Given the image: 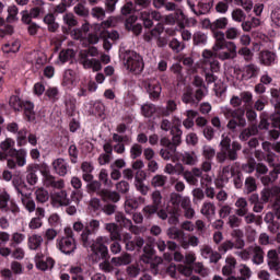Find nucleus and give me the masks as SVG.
Segmentation results:
<instances>
[{
  "instance_id": "obj_1",
  "label": "nucleus",
  "mask_w": 280,
  "mask_h": 280,
  "mask_svg": "<svg viewBox=\"0 0 280 280\" xmlns=\"http://www.w3.org/2000/svg\"><path fill=\"white\" fill-rule=\"evenodd\" d=\"M100 229V221L92 220L90 222V228H85L81 234V240L85 248H91L92 253L100 257L101 259H106L108 257V247L104 244L108 242V238L100 236L95 240V230Z\"/></svg>"
},
{
  "instance_id": "obj_2",
  "label": "nucleus",
  "mask_w": 280,
  "mask_h": 280,
  "mask_svg": "<svg viewBox=\"0 0 280 280\" xmlns=\"http://www.w3.org/2000/svg\"><path fill=\"white\" fill-rule=\"evenodd\" d=\"M215 39L212 47L213 51L218 54L220 60H231L237 56V45L235 42L226 40V34L222 31H212Z\"/></svg>"
},
{
  "instance_id": "obj_3",
  "label": "nucleus",
  "mask_w": 280,
  "mask_h": 280,
  "mask_svg": "<svg viewBox=\"0 0 280 280\" xmlns=\"http://www.w3.org/2000/svg\"><path fill=\"white\" fill-rule=\"evenodd\" d=\"M106 231H108L110 240H119L121 244H125L126 250L132 252V250H141L143 248V245L145 244V240L141 236H135L132 238V235L125 234L121 236L119 233V226L115 223H107L105 225Z\"/></svg>"
},
{
  "instance_id": "obj_4",
  "label": "nucleus",
  "mask_w": 280,
  "mask_h": 280,
  "mask_svg": "<svg viewBox=\"0 0 280 280\" xmlns=\"http://www.w3.org/2000/svg\"><path fill=\"white\" fill-rule=\"evenodd\" d=\"M201 58V69L205 73L207 84H213L218 78L213 73L220 71V61L213 56V51L205 49L202 51ZM211 71V72H209Z\"/></svg>"
},
{
  "instance_id": "obj_5",
  "label": "nucleus",
  "mask_w": 280,
  "mask_h": 280,
  "mask_svg": "<svg viewBox=\"0 0 280 280\" xmlns=\"http://www.w3.org/2000/svg\"><path fill=\"white\" fill-rule=\"evenodd\" d=\"M122 62L127 71L135 73V75H139L145 67L143 62V57L137 54L135 50H127L124 54Z\"/></svg>"
},
{
  "instance_id": "obj_6",
  "label": "nucleus",
  "mask_w": 280,
  "mask_h": 280,
  "mask_svg": "<svg viewBox=\"0 0 280 280\" xmlns=\"http://www.w3.org/2000/svg\"><path fill=\"white\" fill-rule=\"evenodd\" d=\"M56 246L60 253H63V255H71V253H75L78 245L75 244L73 230L71 228L65 229V236L57 238Z\"/></svg>"
},
{
  "instance_id": "obj_7",
  "label": "nucleus",
  "mask_w": 280,
  "mask_h": 280,
  "mask_svg": "<svg viewBox=\"0 0 280 280\" xmlns=\"http://www.w3.org/2000/svg\"><path fill=\"white\" fill-rule=\"evenodd\" d=\"M187 5L196 16H202L213 8V0H187Z\"/></svg>"
},
{
  "instance_id": "obj_8",
  "label": "nucleus",
  "mask_w": 280,
  "mask_h": 280,
  "mask_svg": "<svg viewBox=\"0 0 280 280\" xmlns=\"http://www.w3.org/2000/svg\"><path fill=\"white\" fill-rule=\"evenodd\" d=\"M221 113L225 119H240V125L246 126V118L244 117L246 112L244 108L233 109L231 106L225 105L221 107Z\"/></svg>"
},
{
  "instance_id": "obj_9",
  "label": "nucleus",
  "mask_w": 280,
  "mask_h": 280,
  "mask_svg": "<svg viewBox=\"0 0 280 280\" xmlns=\"http://www.w3.org/2000/svg\"><path fill=\"white\" fill-rule=\"evenodd\" d=\"M34 259L37 270H42L43 272L45 270H51L56 266V260L51 257H46L42 252L37 253Z\"/></svg>"
},
{
  "instance_id": "obj_10",
  "label": "nucleus",
  "mask_w": 280,
  "mask_h": 280,
  "mask_svg": "<svg viewBox=\"0 0 280 280\" xmlns=\"http://www.w3.org/2000/svg\"><path fill=\"white\" fill-rule=\"evenodd\" d=\"M270 196H276V202L272 206L275 211H280V187L273 186L271 189L265 188L261 191V200L262 202H268L270 200Z\"/></svg>"
},
{
  "instance_id": "obj_11",
  "label": "nucleus",
  "mask_w": 280,
  "mask_h": 280,
  "mask_svg": "<svg viewBox=\"0 0 280 280\" xmlns=\"http://www.w3.org/2000/svg\"><path fill=\"white\" fill-rule=\"evenodd\" d=\"M144 89L150 95L151 100H159L161 97V92L163 88H161V83L158 80H147L144 82Z\"/></svg>"
},
{
  "instance_id": "obj_12",
  "label": "nucleus",
  "mask_w": 280,
  "mask_h": 280,
  "mask_svg": "<svg viewBox=\"0 0 280 280\" xmlns=\"http://www.w3.org/2000/svg\"><path fill=\"white\" fill-rule=\"evenodd\" d=\"M51 205L54 209H60V207H68L69 198H67L66 190H59L50 196Z\"/></svg>"
},
{
  "instance_id": "obj_13",
  "label": "nucleus",
  "mask_w": 280,
  "mask_h": 280,
  "mask_svg": "<svg viewBox=\"0 0 280 280\" xmlns=\"http://www.w3.org/2000/svg\"><path fill=\"white\" fill-rule=\"evenodd\" d=\"M163 16L159 11H143L140 13V19L143 21L144 27H152L154 25L153 21H161Z\"/></svg>"
},
{
  "instance_id": "obj_14",
  "label": "nucleus",
  "mask_w": 280,
  "mask_h": 280,
  "mask_svg": "<svg viewBox=\"0 0 280 280\" xmlns=\"http://www.w3.org/2000/svg\"><path fill=\"white\" fill-rule=\"evenodd\" d=\"M163 32H165V27L163 24L159 23L153 30L144 35V40L150 43L155 39L159 42V47H163V40H161V34H163Z\"/></svg>"
},
{
  "instance_id": "obj_15",
  "label": "nucleus",
  "mask_w": 280,
  "mask_h": 280,
  "mask_svg": "<svg viewBox=\"0 0 280 280\" xmlns=\"http://www.w3.org/2000/svg\"><path fill=\"white\" fill-rule=\"evenodd\" d=\"M116 222H118V224H120V226H124L125 229H129V231L131 233H135V235H139V233H140L139 226L133 225L132 220L126 218V215H124V213L118 212L116 214Z\"/></svg>"
},
{
  "instance_id": "obj_16",
  "label": "nucleus",
  "mask_w": 280,
  "mask_h": 280,
  "mask_svg": "<svg viewBox=\"0 0 280 280\" xmlns=\"http://www.w3.org/2000/svg\"><path fill=\"white\" fill-rule=\"evenodd\" d=\"M203 25H207L210 27L211 32H220V30H226V26L229 25V19L228 18H219L211 22L210 20H203Z\"/></svg>"
},
{
  "instance_id": "obj_17",
  "label": "nucleus",
  "mask_w": 280,
  "mask_h": 280,
  "mask_svg": "<svg viewBox=\"0 0 280 280\" xmlns=\"http://www.w3.org/2000/svg\"><path fill=\"white\" fill-rule=\"evenodd\" d=\"M52 167L56 172V174H58V176H65L66 174H69L71 166H69V163L65 160V159H56L52 162Z\"/></svg>"
},
{
  "instance_id": "obj_18",
  "label": "nucleus",
  "mask_w": 280,
  "mask_h": 280,
  "mask_svg": "<svg viewBox=\"0 0 280 280\" xmlns=\"http://www.w3.org/2000/svg\"><path fill=\"white\" fill-rule=\"evenodd\" d=\"M0 209H7V211H19V207L10 199V194L3 190L0 192Z\"/></svg>"
},
{
  "instance_id": "obj_19",
  "label": "nucleus",
  "mask_w": 280,
  "mask_h": 280,
  "mask_svg": "<svg viewBox=\"0 0 280 280\" xmlns=\"http://www.w3.org/2000/svg\"><path fill=\"white\" fill-rule=\"evenodd\" d=\"M78 84V73L75 71L68 69L63 73L62 86L66 89H73Z\"/></svg>"
},
{
  "instance_id": "obj_20",
  "label": "nucleus",
  "mask_w": 280,
  "mask_h": 280,
  "mask_svg": "<svg viewBox=\"0 0 280 280\" xmlns=\"http://www.w3.org/2000/svg\"><path fill=\"white\" fill-rule=\"evenodd\" d=\"M143 254L140 259L143 264H152L154 259H156V250H154V246L152 244H145L143 247Z\"/></svg>"
},
{
  "instance_id": "obj_21",
  "label": "nucleus",
  "mask_w": 280,
  "mask_h": 280,
  "mask_svg": "<svg viewBox=\"0 0 280 280\" xmlns=\"http://www.w3.org/2000/svg\"><path fill=\"white\" fill-rule=\"evenodd\" d=\"M26 59L28 62H32V65H38V67H43V65L47 63V55L43 51L34 50L26 56Z\"/></svg>"
},
{
  "instance_id": "obj_22",
  "label": "nucleus",
  "mask_w": 280,
  "mask_h": 280,
  "mask_svg": "<svg viewBox=\"0 0 280 280\" xmlns=\"http://www.w3.org/2000/svg\"><path fill=\"white\" fill-rule=\"evenodd\" d=\"M42 174L45 176L44 183L46 187H52L54 189H62L65 187L63 179L56 180V177L49 174V172H42Z\"/></svg>"
},
{
  "instance_id": "obj_23",
  "label": "nucleus",
  "mask_w": 280,
  "mask_h": 280,
  "mask_svg": "<svg viewBox=\"0 0 280 280\" xmlns=\"http://www.w3.org/2000/svg\"><path fill=\"white\" fill-rule=\"evenodd\" d=\"M260 65L265 67H270L277 62V54L270 50H262L259 54Z\"/></svg>"
},
{
  "instance_id": "obj_24",
  "label": "nucleus",
  "mask_w": 280,
  "mask_h": 280,
  "mask_svg": "<svg viewBox=\"0 0 280 280\" xmlns=\"http://www.w3.org/2000/svg\"><path fill=\"white\" fill-rule=\"evenodd\" d=\"M259 71H261V69L257 65L249 63L243 68L242 75L244 80H253V78L259 75Z\"/></svg>"
},
{
  "instance_id": "obj_25",
  "label": "nucleus",
  "mask_w": 280,
  "mask_h": 280,
  "mask_svg": "<svg viewBox=\"0 0 280 280\" xmlns=\"http://www.w3.org/2000/svg\"><path fill=\"white\" fill-rule=\"evenodd\" d=\"M160 156H162L164 161H173V163H176V161H180V158H178V152H176V147L161 149Z\"/></svg>"
},
{
  "instance_id": "obj_26",
  "label": "nucleus",
  "mask_w": 280,
  "mask_h": 280,
  "mask_svg": "<svg viewBox=\"0 0 280 280\" xmlns=\"http://www.w3.org/2000/svg\"><path fill=\"white\" fill-rule=\"evenodd\" d=\"M178 159L184 165H198V155L195 152L178 153Z\"/></svg>"
},
{
  "instance_id": "obj_27",
  "label": "nucleus",
  "mask_w": 280,
  "mask_h": 280,
  "mask_svg": "<svg viewBox=\"0 0 280 280\" xmlns=\"http://www.w3.org/2000/svg\"><path fill=\"white\" fill-rule=\"evenodd\" d=\"M38 170H39L38 164H30L26 167V172H27L26 180L28 185H36L38 183V175H36Z\"/></svg>"
},
{
  "instance_id": "obj_28",
  "label": "nucleus",
  "mask_w": 280,
  "mask_h": 280,
  "mask_svg": "<svg viewBox=\"0 0 280 280\" xmlns=\"http://www.w3.org/2000/svg\"><path fill=\"white\" fill-rule=\"evenodd\" d=\"M11 156H15V163L19 167H25L27 163V151H25V149L12 150Z\"/></svg>"
},
{
  "instance_id": "obj_29",
  "label": "nucleus",
  "mask_w": 280,
  "mask_h": 280,
  "mask_svg": "<svg viewBox=\"0 0 280 280\" xmlns=\"http://www.w3.org/2000/svg\"><path fill=\"white\" fill-rule=\"evenodd\" d=\"M177 109H178V105L176 104V101L168 100L166 102V106L160 108V115H162V117H170V115H173V113H176Z\"/></svg>"
},
{
  "instance_id": "obj_30",
  "label": "nucleus",
  "mask_w": 280,
  "mask_h": 280,
  "mask_svg": "<svg viewBox=\"0 0 280 280\" xmlns=\"http://www.w3.org/2000/svg\"><path fill=\"white\" fill-rule=\"evenodd\" d=\"M233 237V244L236 249H242L245 246L244 232L242 230H233L231 233Z\"/></svg>"
},
{
  "instance_id": "obj_31",
  "label": "nucleus",
  "mask_w": 280,
  "mask_h": 280,
  "mask_svg": "<svg viewBox=\"0 0 280 280\" xmlns=\"http://www.w3.org/2000/svg\"><path fill=\"white\" fill-rule=\"evenodd\" d=\"M238 272L241 277L230 276L226 280H248L253 276V271L246 265H241Z\"/></svg>"
},
{
  "instance_id": "obj_32",
  "label": "nucleus",
  "mask_w": 280,
  "mask_h": 280,
  "mask_svg": "<svg viewBox=\"0 0 280 280\" xmlns=\"http://www.w3.org/2000/svg\"><path fill=\"white\" fill-rule=\"evenodd\" d=\"M268 257V266L270 270H276L277 268L280 267V259H279V254L277 250L271 249L267 254Z\"/></svg>"
},
{
  "instance_id": "obj_33",
  "label": "nucleus",
  "mask_w": 280,
  "mask_h": 280,
  "mask_svg": "<svg viewBox=\"0 0 280 280\" xmlns=\"http://www.w3.org/2000/svg\"><path fill=\"white\" fill-rule=\"evenodd\" d=\"M44 23L47 25L49 32H58L60 24L56 22L54 13H48L44 16Z\"/></svg>"
},
{
  "instance_id": "obj_34",
  "label": "nucleus",
  "mask_w": 280,
  "mask_h": 280,
  "mask_svg": "<svg viewBox=\"0 0 280 280\" xmlns=\"http://www.w3.org/2000/svg\"><path fill=\"white\" fill-rule=\"evenodd\" d=\"M96 34L100 35V38H107L108 40H119V33L117 31L107 32V28H100V31L94 30Z\"/></svg>"
},
{
  "instance_id": "obj_35",
  "label": "nucleus",
  "mask_w": 280,
  "mask_h": 280,
  "mask_svg": "<svg viewBox=\"0 0 280 280\" xmlns=\"http://www.w3.org/2000/svg\"><path fill=\"white\" fill-rule=\"evenodd\" d=\"M27 246L30 250H38L43 246V236L33 234L28 237Z\"/></svg>"
},
{
  "instance_id": "obj_36",
  "label": "nucleus",
  "mask_w": 280,
  "mask_h": 280,
  "mask_svg": "<svg viewBox=\"0 0 280 280\" xmlns=\"http://www.w3.org/2000/svg\"><path fill=\"white\" fill-rule=\"evenodd\" d=\"M84 69H92L93 71H102V62L98 59L84 58L82 60Z\"/></svg>"
},
{
  "instance_id": "obj_37",
  "label": "nucleus",
  "mask_w": 280,
  "mask_h": 280,
  "mask_svg": "<svg viewBox=\"0 0 280 280\" xmlns=\"http://www.w3.org/2000/svg\"><path fill=\"white\" fill-rule=\"evenodd\" d=\"M103 200H110L112 202H119L121 197L117 194V191H110L108 189H102L100 192H97Z\"/></svg>"
},
{
  "instance_id": "obj_38",
  "label": "nucleus",
  "mask_w": 280,
  "mask_h": 280,
  "mask_svg": "<svg viewBox=\"0 0 280 280\" xmlns=\"http://www.w3.org/2000/svg\"><path fill=\"white\" fill-rule=\"evenodd\" d=\"M21 49V42L19 39L11 40L2 46L4 54H16Z\"/></svg>"
},
{
  "instance_id": "obj_39",
  "label": "nucleus",
  "mask_w": 280,
  "mask_h": 280,
  "mask_svg": "<svg viewBox=\"0 0 280 280\" xmlns=\"http://www.w3.org/2000/svg\"><path fill=\"white\" fill-rule=\"evenodd\" d=\"M119 21H120L119 18L110 16L106 21H103L100 24H94V30L100 31L102 28L108 30V27H115V25H117V23H119Z\"/></svg>"
},
{
  "instance_id": "obj_40",
  "label": "nucleus",
  "mask_w": 280,
  "mask_h": 280,
  "mask_svg": "<svg viewBox=\"0 0 280 280\" xmlns=\"http://www.w3.org/2000/svg\"><path fill=\"white\" fill-rule=\"evenodd\" d=\"M225 261H226V265L223 266L222 268V275L224 277H231V275H233V270H235L237 260H235V258L233 257H228Z\"/></svg>"
},
{
  "instance_id": "obj_41",
  "label": "nucleus",
  "mask_w": 280,
  "mask_h": 280,
  "mask_svg": "<svg viewBox=\"0 0 280 280\" xmlns=\"http://www.w3.org/2000/svg\"><path fill=\"white\" fill-rule=\"evenodd\" d=\"M24 114L28 121H36V113H34V103L26 101L23 103Z\"/></svg>"
},
{
  "instance_id": "obj_42",
  "label": "nucleus",
  "mask_w": 280,
  "mask_h": 280,
  "mask_svg": "<svg viewBox=\"0 0 280 280\" xmlns=\"http://www.w3.org/2000/svg\"><path fill=\"white\" fill-rule=\"evenodd\" d=\"M132 262V256L128 253L122 254L120 257L112 258V264L115 266H128Z\"/></svg>"
},
{
  "instance_id": "obj_43",
  "label": "nucleus",
  "mask_w": 280,
  "mask_h": 280,
  "mask_svg": "<svg viewBox=\"0 0 280 280\" xmlns=\"http://www.w3.org/2000/svg\"><path fill=\"white\" fill-rule=\"evenodd\" d=\"M171 135H173L172 137V145L173 148H178V145H180V143L183 142L182 137H183V130H180V128H178L177 126H175L172 130H171Z\"/></svg>"
},
{
  "instance_id": "obj_44",
  "label": "nucleus",
  "mask_w": 280,
  "mask_h": 280,
  "mask_svg": "<svg viewBox=\"0 0 280 280\" xmlns=\"http://www.w3.org/2000/svg\"><path fill=\"white\" fill-rule=\"evenodd\" d=\"M18 194H21L22 198V205L27 209V211H35L36 210V203L32 200V198L27 196H23V192L19 187H15Z\"/></svg>"
},
{
  "instance_id": "obj_45",
  "label": "nucleus",
  "mask_w": 280,
  "mask_h": 280,
  "mask_svg": "<svg viewBox=\"0 0 280 280\" xmlns=\"http://www.w3.org/2000/svg\"><path fill=\"white\" fill-rule=\"evenodd\" d=\"M152 206L150 211H159L161 209V202L163 200V196L161 195V191L155 190L152 192Z\"/></svg>"
},
{
  "instance_id": "obj_46",
  "label": "nucleus",
  "mask_w": 280,
  "mask_h": 280,
  "mask_svg": "<svg viewBox=\"0 0 280 280\" xmlns=\"http://www.w3.org/2000/svg\"><path fill=\"white\" fill-rule=\"evenodd\" d=\"M201 155L205 160L213 161V159H215V148L210 144H203L201 148Z\"/></svg>"
},
{
  "instance_id": "obj_47",
  "label": "nucleus",
  "mask_w": 280,
  "mask_h": 280,
  "mask_svg": "<svg viewBox=\"0 0 280 280\" xmlns=\"http://www.w3.org/2000/svg\"><path fill=\"white\" fill-rule=\"evenodd\" d=\"M242 150V144L240 142H233L232 148L230 147L229 150H226L228 159L230 161H237V152Z\"/></svg>"
},
{
  "instance_id": "obj_48",
  "label": "nucleus",
  "mask_w": 280,
  "mask_h": 280,
  "mask_svg": "<svg viewBox=\"0 0 280 280\" xmlns=\"http://www.w3.org/2000/svg\"><path fill=\"white\" fill-rule=\"evenodd\" d=\"M259 119L258 129L270 130V121H268V119H270V114H268V112H261Z\"/></svg>"
},
{
  "instance_id": "obj_49",
  "label": "nucleus",
  "mask_w": 280,
  "mask_h": 280,
  "mask_svg": "<svg viewBox=\"0 0 280 280\" xmlns=\"http://www.w3.org/2000/svg\"><path fill=\"white\" fill-rule=\"evenodd\" d=\"M244 215H246V211H238L237 215H230L229 224L231 229H236L237 226H240V224H242V218H244Z\"/></svg>"
},
{
  "instance_id": "obj_50",
  "label": "nucleus",
  "mask_w": 280,
  "mask_h": 280,
  "mask_svg": "<svg viewBox=\"0 0 280 280\" xmlns=\"http://www.w3.org/2000/svg\"><path fill=\"white\" fill-rule=\"evenodd\" d=\"M167 184V176L165 175H154L151 179V185L152 187L159 188V187H165Z\"/></svg>"
},
{
  "instance_id": "obj_51",
  "label": "nucleus",
  "mask_w": 280,
  "mask_h": 280,
  "mask_svg": "<svg viewBox=\"0 0 280 280\" xmlns=\"http://www.w3.org/2000/svg\"><path fill=\"white\" fill-rule=\"evenodd\" d=\"M224 33H225L226 40H230L233 43V40H236V38H240L241 31L235 26H231V27H228Z\"/></svg>"
},
{
  "instance_id": "obj_52",
  "label": "nucleus",
  "mask_w": 280,
  "mask_h": 280,
  "mask_svg": "<svg viewBox=\"0 0 280 280\" xmlns=\"http://www.w3.org/2000/svg\"><path fill=\"white\" fill-rule=\"evenodd\" d=\"M137 15H130L127 20H126V25L129 30H133V32H138V34H141V24H135L137 23Z\"/></svg>"
},
{
  "instance_id": "obj_53",
  "label": "nucleus",
  "mask_w": 280,
  "mask_h": 280,
  "mask_svg": "<svg viewBox=\"0 0 280 280\" xmlns=\"http://www.w3.org/2000/svg\"><path fill=\"white\" fill-rule=\"evenodd\" d=\"M253 262L256 264V266H260V264H264V249H261L259 246H255L253 248Z\"/></svg>"
},
{
  "instance_id": "obj_54",
  "label": "nucleus",
  "mask_w": 280,
  "mask_h": 280,
  "mask_svg": "<svg viewBox=\"0 0 280 280\" xmlns=\"http://www.w3.org/2000/svg\"><path fill=\"white\" fill-rule=\"evenodd\" d=\"M173 16L175 18V23L182 27V30L185 28V22L187 21V15L183 12V10L177 9L174 13Z\"/></svg>"
},
{
  "instance_id": "obj_55",
  "label": "nucleus",
  "mask_w": 280,
  "mask_h": 280,
  "mask_svg": "<svg viewBox=\"0 0 280 280\" xmlns=\"http://www.w3.org/2000/svg\"><path fill=\"white\" fill-rule=\"evenodd\" d=\"M237 174V171L232 166H224L222 170L221 178L222 180L229 182Z\"/></svg>"
},
{
  "instance_id": "obj_56",
  "label": "nucleus",
  "mask_w": 280,
  "mask_h": 280,
  "mask_svg": "<svg viewBox=\"0 0 280 280\" xmlns=\"http://www.w3.org/2000/svg\"><path fill=\"white\" fill-rule=\"evenodd\" d=\"M81 1L77 5H74V13L78 14V16H89V9L84 5L86 3V0H78Z\"/></svg>"
},
{
  "instance_id": "obj_57",
  "label": "nucleus",
  "mask_w": 280,
  "mask_h": 280,
  "mask_svg": "<svg viewBox=\"0 0 280 280\" xmlns=\"http://www.w3.org/2000/svg\"><path fill=\"white\" fill-rule=\"evenodd\" d=\"M89 210L90 211H102V210H104V203L102 202V200H100V198L93 197L89 201Z\"/></svg>"
},
{
  "instance_id": "obj_58",
  "label": "nucleus",
  "mask_w": 280,
  "mask_h": 280,
  "mask_svg": "<svg viewBox=\"0 0 280 280\" xmlns=\"http://www.w3.org/2000/svg\"><path fill=\"white\" fill-rule=\"evenodd\" d=\"M75 56V52L73 49H67L59 52V61L61 65H65V62H69L73 57Z\"/></svg>"
},
{
  "instance_id": "obj_59",
  "label": "nucleus",
  "mask_w": 280,
  "mask_h": 280,
  "mask_svg": "<svg viewBox=\"0 0 280 280\" xmlns=\"http://www.w3.org/2000/svg\"><path fill=\"white\" fill-rule=\"evenodd\" d=\"M156 113V106L152 103L144 104L141 106V114L143 117H152Z\"/></svg>"
},
{
  "instance_id": "obj_60",
  "label": "nucleus",
  "mask_w": 280,
  "mask_h": 280,
  "mask_svg": "<svg viewBox=\"0 0 280 280\" xmlns=\"http://www.w3.org/2000/svg\"><path fill=\"white\" fill-rule=\"evenodd\" d=\"M167 235L170 240H177L178 242L182 237H185V232H183V230H178L177 228H170L167 230Z\"/></svg>"
},
{
  "instance_id": "obj_61",
  "label": "nucleus",
  "mask_w": 280,
  "mask_h": 280,
  "mask_svg": "<svg viewBox=\"0 0 280 280\" xmlns=\"http://www.w3.org/2000/svg\"><path fill=\"white\" fill-rule=\"evenodd\" d=\"M84 269L80 266H72L70 268V275H72V280H84V276H82Z\"/></svg>"
},
{
  "instance_id": "obj_62",
  "label": "nucleus",
  "mask_w": 280,
  "mask_h": 280,
  "mask_svg": "<svg viewBox=\"0 0 280 280\" xmlns=\"http://www.w3.org/2000/svg\"><path fill=\"white\" fill-rule=\"evenodd\" d=\"M194 45H207V34L202 32H196L192 36Z\"/></svg>"
},
{
  "instance_id": "obj_63",
  "label": "nucleus",
  "mask_w": 280,
  "mask_h": 280,
  "mask_svg": "<svg viewBox=\"0 0 280 280\" xmlns=\"http://www.w3.org/2000/svg\"><path fill=\"white\" fill-rule=\"evenodd\" d=\"M168 47H171L175 54H180V51L185 49V44L176 38H173L170 42Z\"/></svg>"
},
{
  "instance_id": "obj_64",
  "label": "nucleus",
  "mask_w": 280,
  "mask_h": 280,
  "mask_svg": "<svg viewBox=\"0 0 280 280\" xmlns=\"http://www.w3.org/2000/svg\"><path fill=\"white\" fill-rule=\"evenodd\" d=\"M232 20L235 23H243V21H246V13L242 9H235L232 11Z\"/></svg>"
}]
</instances>
